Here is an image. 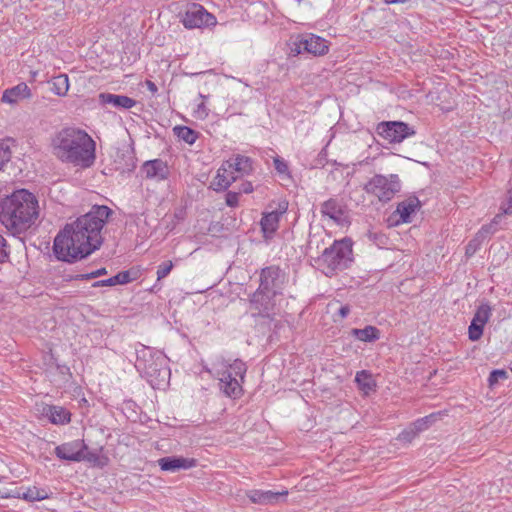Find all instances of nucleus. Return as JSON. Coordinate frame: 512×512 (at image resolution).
<instances>
[{
	"label": "nucleus",
	"instance_id": "nucleus-1",
	"mask_svg": "<svg viewBox=\"0 0 512 512\" xmlns=\"http://www.w3.org/2000/svg\"><path fill=\"white\" fill-rule=\"evenodd\" d=\"M112 213L108 206L95 205L66 224L54 239L53 252L57 259L72 263L99 249L103 243L102 229Z\"/></svg>",
	"mask_w": 512,
	"mask_h": 512
},
{
	"label": "nucleus",
	"instance_id": "nucleus-2",
	"mask_svg": "<svg viewBox=\"0 0 512 512\" xmlns=\"http://www.w3.org/2000/svg\"><path fill=\"white\" fill-rule=\"evenodd\" d=\"M39 213L38 198L27 189H17L0 198V223L13 236L29 230L36 223Z\"/></svg>",
	"mask_w": 512,
	"mask_h": 512
},
{
	"label": "nucleus",
	"instance_id": "nucleus-3",
	"mask_svg": "<svg viewBox=\"0 0 512 512\" xmlns=\"http://www.w3.org/2000/svg\"><path fill=\"white\" fill-rule=\"evenodd\" d=\"M53 155L63 163L81 168L91 167L96 159V143L84 130L67 127L57 132L51 141Z\"/></svg>",
	"mask_w": 512,
	"mask_h": 512
},
{
	"label": "nucleus",
	"instance_id": "nucleus-4",
	"mask_svg": "<svg viewBox=\"0 0 512 512\" xmlns=\"http://www.w3.org/2000/svg\"><path fill=\"white\" fill-rule=\"evenodd\" d=\"M353 243L351 239L335 240L315 258V264L326 276H333L337 271L347 269L353 262Z\"/></svg>",
	"mask_w": 512,
	"mask_h": 512
},
{
	"label": "nucleus",
	"instance_id": "nucleus-5",
	"mask_svg": "<svg viewBox=\"0 0 512 512\" xmlns=\"http://www.w3.org/2000/svg\"><path fill=\"white\" fill-rule=\"evenodd\" d=\"M136 368L143 373L148 382L154 386H160L170 378V369L164 354L154 351L150 347L141 345L136 349Z\"/></svg>",
	"mask_w": 512,
	"mask_h": 512
},
{
	"label": "nucleus",
	"instance_id": "nucleus-6",
	"mask_svg": "<svg viewBox=\"0 0 512 512\" xmlns=\"http://www.w3.org/2000/svg\"><path fill=\"white\" fill-rule=\"evenodd\" d=\"M363 189L368 194L377 197L379 201L388 202L401 190V181L397 174L388 176L376 174L364 185Z\"/></svg>",
	"mask_w": 512,
	"mask_h": 512
},
{
	"label": "nucleus",
	"instance_id": "nucleus-7",
	"mask_svg": "<svg viewBox=\"0 0 512 512\" xmlns=\"http://www.w3.org/2000/svg\"><path fill=\"white\" fill-rule=\"evenodd\" d=\"M272 294L256 289L248 299L251 316L255 319L263 318L269 322H275L274 327L278 328L279 322L275 320V302Z\"/></svg>",
	"mask_w": 512,
	"mask_h": 512
},
{
	"label": "nucleus",
	"instance_id": "nucleus-8",
	"mask_svg": "<svg viewBox=\"0 0 512 512\" xmlns=\"http://www.w3.org/2000/svg\"><path fill=\"white\" fill-rule=\"evenodd\" d=\"M376 131L389 143H401L416 133L413 127L402 121L381 122L377 125Z\"/></svg>",
	"mask_w": 512,
	"mask_h": 512
},
{
	"label": "nucleus",
	"instance_id": "nucleus-9",
	"mask_svg": "<svg viewBox=\"0 0 512 512\" xmlns=\"http://www.w3.org/2000/svg\"><path fill=\"white\" fill-rule=\"evenodd\" d=\"M181 22L187 29L214 26L216 18L199 4H191L182 15Z\"/></svg>",
	"mask_w": 512,
	"mask_h": 512
},
{
	"label": "nucleus",
	"instance_id": "nucleus-10",
	"mask_svg": "<svg viewBox=\"0 0 512 512\" xmlns=\"http://www.w3.org/2000/svg\"><path fill=\"white\" fill-rule=\"evenodd\" d=\"M283 283L284 274L282 270L278 266L272 265L261 270L260 283L257 289L276 296L281 293Z\"/></svg>",
	"mask_w": 512,
	"mask_h": 512
},
{
	"label": "nucleus",
	"instance_id": "nucleus-11",
	"mask_svg": "<svg viewBox=\"0 0 512 512\" xmlns=\"http://www.w3.org/2000/svg\"><path fill=\"white\" fill-rule=\"evenodd\" d=\"M288 210V202L283 200L277 203V206L271 211L262 213L260 221L261 231L265 238H270L277 231L281 217Z\"/></svg>",
	"mask_w": 512,
	"mask_h": 512
},
{
	"label": "nucleus",
	"instance_id": "nucleus-12",
	"mask_svg": "<svg viewBox=\"0 0 512 512\" xmlns=\"http://www.w3.org/2000/svg\"><path fill=\"white\" fill-rule=\"evenodd\" d=\"M141 173L146 179L163 181L168 179L170 169L166 161L162 159H153L145 161L141 166Z\"/></svg>",
	"mask_w": 512,
	"mask_h": 512
},
{
	"label": "nucleus",
	"instance_id": "nucleus-13",
	"mask_svg": "<svg viewBox=\"0 0 512 512\" xmlns=\"http://www.w3.org/2000/svg\"><path fill=\"white\" fill-rule=\"evenodd\" d=\"M81 450H87L84 440H74L57 446L55 455L61 460L80 462L83 460Z\"/></svg>",
	"mask_w": 512,
	"mask_h": 512
},
{
	"label": "nucleus",
	"instance_id": "nucleus-14",
	"mask_svg": "<svg viewBox=\"0 0 512 512\" xmlns=\"http://www.w3.org/2000/svg\"><path fill=\"white\" fill-rule=\"evenodd\" d=\"M157 463L161 470L174 473L195 467L197 461L194 458H185L182 456H166L158 459Z\"/></svg>",
	"mask_w": 512,
	"mask_h": 512
},
{
	"label": "nucleus",
	"instance_id": "nucleus-15",
	"mask_svg": "<svg viewBox=\"0 0 512 512\" xmlns=\"http://www.w3.org/2000/svg\"><path fill=\"white\" fill-rule=\"evenodd\" d=\"M287 495V490H282L280 492H273L271 490H251L248 493L249 499L253 503L257 504H276L284 501Z\"/></svg>",
	"mask_w": 512,
	"mask_h": 512
},
{
	"label": "nucleus",
	"instance_id": "nucleus-16",
	"mask_svg": "<svg viewBox=\"0 0 512 512\" xmlns=\"http://www.w3.org/2000/svg\"><path fill=\"white\" fill-rule=\"evenodd\" d=\"M421 207V202L416 196H409L398 203L395 213L399 215L397 223H410L412 215Z\"/></svg>",
	"mask_w": 512,
	"mask_h": 512
},
{
	"label": "nucleus",
	"instance_id": "nucleus-17",
	"mask_svg": "<svg viewBox=\"0 0 512 512\" xmlns=\"http://www.w3.org/2000/svg\"><path fill=\"white\" fill-rule=\"evenodd\" d=\"M41 413L55 425H64L71 421V413L61 406L45 405L43 406Z\"/></svg>",
	"mask_w": 512,
	"mask_h": 512
},
{
	"label": "nucleus",
	"instance_id": "nucleus-18",
	"mask_svg": "<svg viewBox=\"0 0 512 512\" xmlns=\"http://www.w3.org/2000/svg\"><path fill=\"white\" fill-rule=\"evenodd\" d=\"M321 213L329 217L337 224H341L345 219V209L339 200L330 198L321 204Z\"/></svg>",
	"mask_w": 512,
	"mask_h": 512
},
{
	"label": "nucleus",
	"instance_id": "nucleus-19",
	"mask_svg": "<svg viewBox=\"0 0 512 512\" xmlns=\"http://www.w3.org/2000/svg\"><path fill=\"white\" fill-rule=\"evenodd\" d=\"M327 40L324 38L314 35L308 34L303 35V46L305 52L313 54L314 56H321L328 52V44Z\"/></svg>",
	"mask_w": 512,
	"mask_h": 512
},
{
	"label": "nucleus",
	"instance_id": "nucleus-20",
	"mask_svg": "<svg viewBox=\"0 0 512 512\" xmlns=\"http://www.w3.org/2000/svg\"><path fill=\"white\" fill-rule=\"evenodd\" d=\"M220 390L230 398H238L242 394V387L231 372H223L219 382Z\"/></svg>",
	"mask_w": 512,
	"mask_h": 512
},
{
	"label": "nucleus",
	"instance_id": "nucleus-21",
	"mask_svg": "<svg viewBox=\"0 0 512 512\" xmlns=\"http://www.w3.org/2000/svg\"><path fill=\"white\" fill-rule=\"evenodd\" d=\"M13 497L23 499L28 502L41 501L49 498V492L45 488L31 486L27 488H17L13 491Z\"/></svg>",
	"mask_w": 512,
	"mask_h": 512
},
{
	"label": "nucleus",
	"instance_id": "nucleus-22",
	"mask_svg": "<svg viewBox=\"0 0 512 512\" xmlns=\"http://www.w3.org/2000/svg\"><path fill=\"white\" fill-rule=\"evenodd\" d=\"M99 101L104 105H111L119 109H130L136 105V101L133 98L112 93H101Z\"/></svg>",
	"mask_w": 512,
	"mask_h": 512
},
{
	"label": "nucleus",
	"instance_id": "nucleus-23",
	"mask_svg": "<svg viewBox=\"0 0 512 512\" xmlns=\"http://www.w3.org/2000/svg\"><path fill=\"white\" fill-rule=\"evenodd\" d=\"M232 175L248 174L252 170V161L249 157L237 155L224 163Z\"/></svg>",
	"mask_w": 512,
	"mask_h": 512
},
{
	"label": "nucleus",
	"instance_id": "nucleus-24",
	"mask_svg": "<svg viewBox=\"0 0 512 512\" xmlns=\"http://www.w3.org/2000/svg\"><path fill=\"white\" fill-rule=\"evenodd\" d=\"M31 90L24 82L4 91L2 101L7 103H17L19 100L29 98Z\"/></svg>",
	"mask_w": 512,
	"mask_h": 512
},
{
	"label": "nucleus",
	"instance_id": "nucleus-25",
	"mask_svg": "<svg viewBox=\"0 0 512 512\" xmlns=\"http://www.w3.org/2000/svg\"><path fill=\"white\" fill-rule=\"evenodd\" d=\"M238 175H232L225 164H223L217 171V175L212 182V186L216 191L228 189L230 185L235 182Z\"/></svg>",
	"mask_w": 512,
	"mask_h": 512
},
{
	"label": "nucleus",
	"instance_id": "nucleus-26",
	"mask_svg": "<svg viewBox=\"0 0 512 512\" xmlns=\"http://www.w3.org/2000/svg\"><path fill=\"white\" fill-rule=\"evenodd\" d=\"M350 333L362 342H375L380 338V330L372 325H367L363 329L353 328Z\"/></svg>",
	"mask_w": 512,
	"mask_h": 512
},
{
	"label": "nucleus",
	"instance_id": "nucleus-27",
	"mask_svg": "<svg viewBox=\"0 0 512 512\" xmlns=\"http://www.w3.org/2000/svg\"><path fill=\"white\" fill-rule=\"evenodd\" d=\"M16 146L17 141L14 138L7 137L0 140V170L11 160Z\"/></svg>",
	"mask_w": 512,
	"mask_h": 512
},
{
	"label": "nucleus",
	"instance_id": "nucleus-28",
	"mask_svg": "<svg viewBox=\"0 0 512 512\" xmlns=\"http://www.w3.org/2000/svg\"><path fill=\"white\" fill-rule=\"evenodd\" d=\"M133 280L130 271H121L113 277L104 280H98L92 284V287L116 286L130 283Z\"/></svg>",
	"mask_w": 512,
	"mask_h": 512
},
{
	"label": "nucleus",
	"instance_id": "nucleus-29",
	"mask_svg": "<svg viewBox=\"0 0 512 512\" xmlns=\"http://www.w3.org/2000/svg\"><path fill=\"white\" fill-rule=\"evenodd\" d=\"M50 90L58 95L64 96L68 92L69 89V79L66 74H60L56 77H53L50 82Z\"/></svg>",
	"mask_w": 512,
	"mask_h": 512
},
{
	"label": "nucleus",
	"instance_id": "nucleus-30",
	"mask_svg": "<svg viewBox=\"0 0 512 512\" xmlns=\"http://www.w3.org/2000/svg\"><path fill=\"white\" fill-rule=\"evenodd\" d=\"M175 135L186 142L187 144H194L198 139L199 133L187 126H176L174 127Z\"/></svg>",
	"mask_w": 512,
	"mask_h": 512
},
{
	"label": "nucleus",
	"instance_id": "nucleus-31",
	"mask_svg": "<svg viewBox=\"0 0 512 512\" xmlns=\"http://www.w3.org/2000/svg\"><path fill=\"white\" fill-rule=\"evenodd\" d=\"M355 381L358 384L359 388L363 390L365 393L371 391L375 386L371 375L365 370L356 373Z\"/></svg>",
	"mask_w": 512,
	"mask_h": 512
},
{
	"label": "nucleus",
	"instance_id": "nucleus-32",
	"mask_svg": "<svg viewBox=\"0 0 512 512\" xmlns=\"http://www.w3.org/2000/svg\"><path fill=\"white\" fill-rule=\"evenodd\" d=\"M81 456L83 457L82 461H87L94 466L103 467L107 463V458L100 456L98 451H90L88 448L87 450H81Z\"/></svg>",
	"mask_w": 512,
	"mask_h": 512
},
{
	"label": "nucleus",
	"instance_id": "nucleus-33",
	"mask_svg": "<svg viewBox=\"0 0 512 512\" xmlns=\"http://www.w3.org/2000/svg\"><path fill=\"white\" fill-rule=\"evenodd\" d=\"M225 367H227V365H225ZM228 367L230 370H226L225 372H231L233 377H239L241 380H243L247 371V367L242 360L235 359L233 363L228 365Z\"/></svg>",
	"mask_w": 512,
	"mask_h": 512
},
{
	"label": "nucleus",
	"instance_id": "nucleus-34",
	"mask_svg": "<svg viewBox=\"0 0 512 512\" xmlns=\"http://www.w3.org/2000/svg\"><path fill=\"white\" fill-rule=\"evenodd\" d=\"M491 315V307L488 304H481L476 310L474 317L480 324H486Z\"/></svg>",
	"mask_w": 512,
	"mask_h": 512
},
{
	"label": "nucleus",
	"instance_id": "nucleus-35",
	"mask_svg": "<svg viewBox=\"0 0 512 512\" xmlns=\"http://www.w3.org/2000/svg\"><path fill=\"white\" fill-rule=\"evenodd\" d=\"M303 43V35L296 37L291 43L289 44V55L290 56H298L299 54L305 52L303 46H305Z\"/></svg>",
	"mask_w": 512,
	"mask_h": 512
},
{
	"label": "nucleus",
	"instance_id": "nucleus-36",
	"mask_svg": "<svg viewBox=\"0 0 512 512\" xmlns=\"http://www.w3.org/2000/svg\"><path fill=\"white\" fill-rule=\"evenodd\" d=\"M508 378V373L503 369L493 370L488 377V384L490 387H494L500 380Z\"/></svg>",
	"mask_w": 512,
	"mask_h": 512
},
{
	"label": "nucleus",
	"instance_id": "nucleus-37",
	"mask_svg": "<svg viewBox=\"0 0 512 512\" xmlns=\"http://www.w3.org/2000/svg\"><path fill=\"white\" fill-rule=\"evenodd\" d=\"M172 268H173L172 261L169 260V261L162 262L158 266V269H157V281H160L163 278H165L166 276H168L169 273L171 272Z\"/></svg>",
	"mask_w": 512,
	"mask_h": 512
},
{
	"label": "nucleus",
	"instance_id": "nucleus-38",
	"mask_svg": "<svg viewBox=\"0 0 512 512\" xmlns=\"http://www.w3.org/2000/svg\"><path fill=\"white\" fill-rule=\"evenodd\" d=\"M106 274H107L106 268H100V269H97V270L89 272V273L78 274V275L75 276L74 279H76V280H89V279L98 278V277H100L102 275H106Z\"/></svg>",
	"mask_w": 512,
	"mask_h": 512
},
{
	"label": "nucleus",
	"instance_id": "nucleus-39",
	"mask_svg": "<svg viewBox=\"0 0 512 512\" xmlns=\"http://www.w3.org/2000/svg\"><path fill=\"white\" fill-rule=\"evenodd\" d=\"M500 210L505 215L512 216V188L507 192L505 199L502 201Z\"/></svg>",
	"mask_w": 512,
	"mask_h": 512
},
{
	"label": "nucleus",
	"instance_id": "nucleus-40",
	"mask_svg": "<svg viewBox=\"0 0 512 512\" xmlns=\"http://www.w3.org/2000/svg\"><path fill=\"white\" fill-rule=\"evenodd\" d=\"M274 167H275V170L277 171V173H279L280 175L289 176L288 164L284 159H282L278 156L275 157L274 158Z\"/></svg>",
	"mask_w": 512,
	"mask_h": 512
},
{
	"label": "nucleus",
	"instance_id": "nucleus-41",
	"mask_svg": "<svg viewBox=\"0 0 512 512\" xmlns=\"http://www.w3.org/2000/svg\"><path fill=\"white\" fill-rule=\"evenodd\" d=\"M484 327L477 326L475 323H470L468 328V335L471 341H477L483 334Z\"/></svg>",
	"mask_w": 512,
	"mask_h": 512
},
{
	"label": "nucleus",
	"instance_id": "nucleus-42",
	"mask_svg": "<svg viewBox=\"0 0 512 512\" xmlns=\"http://www.w3.org/2000/svg\"><path fill=\"white\" fill-rule=\"evenodd\" d=\"M438 415L439 414L432 413L428 416L418 419L414 423L415 430L419 432V431H422V430L428 428L427 419H437Z\"/></svg>",
	"mask_w": 512,
	"mask_h": 512
},
{
	"label": "nucleus",
	"instance_id": "nucleus-43",
	"mask_svg": "<svg viewBox=\"0 0 512 512\" xmlns=\"http://www.w3.org/2000/svg\"><path fill=\"white\" fill-rule=\"evenodd\" d=\"M497 231V228L491 222L482 226V228L478 231L477 236L482 240L488 237L489 235L494 234Z\"/></svg>",
	"mask_w": 512,
	"mask_h": 512
},
{
	"label": "nucleus",
	"instance_id": "nucleus-44",
	"mask_svg": "<svg viewBox=\"0 0 512 512\" xmlns=\"http://www.w3.org/2000/svg\"><path fill=\"white\" fill-rule=\"evenodd\" d=\"M8 244L6 239L0 234V263L6 261L9 256Z\"/></svg>",
	"mask_w": 512,
	"mask_h": 512
},
{
	"label": "nucleus",
	"instance_id": "nucleus-45",
	"mask_svg": "<svg viewBox=\"0 0 512 512\" xmlns=\"http://www.w3.org/2000/svg\"><path fill=\"white\" fill-rule=\"evenodd\" d=\"M239 195H240V192L229 191L226 194V198H225V202H226L227 206L236 207L239 202Z\"/></svg>",
	"mask_w": 512,
	"mask_h": 512
},
{
	"label": "nucleus",
	"instance_id": "nucleus-46",
	"mask_svg": "<svg viewBox=\"0 0 512 512\" xmlns=\"http://www.w3.org/2000/svg\"><path fill=\"white\" fill-rule=\"evenodd\" d=\"M480 240H482V239L478 238V236L476 235V237L468 243V245L466 247L467 255L471 256L476 252V250L478 249V246L480 244Z\"/></svg>",
	"mask_w": 512,
	"mask_h": 512
},
{
	"label": "nucleus",
	"instance_id": "nucleus-47",
	"mask_svg": "<svg viewBox=\"0 0 512 512\" xmlns=\"http://www.w3.org/2000/svg\"><path fill=\"white\" fill-rule=\"evenodd\" d=\"M253 190H254V188H253L252 183H251V182L246 181V182H243V183L241 184V187H240V189H239V192H240V194H241V193H246V194H248V193L253 192Z\"/></svg>",
	"mask_w": 512,
	"mask_h": 512
},
{
	"label": "nucleus",
	"instance_id": "nucleus-48",
	"mask_svg": "<svg viewBox=\"0 0 512 512\" xmlns=\"http://www.w3.org/2000/svg\"><path fill=\"white\" fill-rule=\"evenodd\" d=\"M145 85L152 94L157 93L158 88L154 82H152L151 80H146Z\"/></svg>",
	"mask_w": 512,
	"mask_h": 512
},
{
	"label": "nucleus",
	"instance_id": "nucleus-49",
	"mask_svg": "<svg viewBox=\"0 0 512 512\" xmlns=\"http://www.w3.org/2000/svg\"><path fill=\"white\" fill-rule=\"evenodd\" d=\"M338 313L342 318H345L350 313V307L348 305L341 306Z\"/></svg>",
	"mask_w": 512,
	"mask_h": 512
},
{
	"label": "nucleus",
	"instance_id": "nucleus-50",
	"mask_svg": "<svg viewBox=\"0 0 512 512\" xmlns=\"http://www.w3.org/2000/svg\"><path fill=\"white\" fill-rule=\"evenodd\" d=\"M503 215H505L503 213V211H501V213L495 215V217L492 219L491 223L494 224V226L497 228V226L500 224L501 220H502V217Z\"/></svg>",
	"mask_w": 512,
	"mask_h": 512
},
{
	"label": "nucleus",
	"instance_id": "nucleus-51",
	"mask_svg": "<svg viewBox=\"0 0 512 512\" xmlns=\"http://www.w3.org/2000/svg\"><path fill=\"white\" fill-rule=\"evenodd\" d=\"M414 435H415V433L413 431H411V432H403V433H401L400 438L403 439V440L410 441L414 437Z\"/></svg>",
	"mask_w": 512,
	"mask_h": 512
},
{
	"label": "nucleus",
	"instance_id": "nucleus-52",
	"mask_svg": "<svg viewBox=\"0 0 512 512\" xmlns=\"http://www.w3.org/2000/svg\"><path fill=\"white\" fill-rule=\"evenodd\" d=\"M130 160H131V165H130V167H129V168H127V170H128V171H133V170L135 169V167H136L135 159H134V157H132V156H131V157H130Z\"/></svg>",
	"mask_w": 512,
	"mask_h": 512
},
{
	"label": "nucleus",
	"instance_id": "nucleus-53",
	"mask_svg": "<svg viewBox=\"0 0 512 512\" xmlns=\"http://www.w3.org/2000/svg\"><path fill=\"white\" fill-rule=\"evenodd\" d=\"M471 323H475L477 326H481V327L485 326V324H480V322H477L476 318L474 316H473V319H472Z\"/></svg>",
	"mask_w": 512,
	"mask_h": 512
},
{
	"label": "nucleus",
	"instance_id": "nucleus-54",
	"mask_svg": "<svg viewBox=\"0 0 512 512\" xmlns=\"http://www.w3.org/2000/svg\"><path fill=\"white\" fill-rule=\"evenodd\" d=\"M434 421H436V419H427L428 426L432 424Z\"/></svg>",
	"mask_w": 512,
	"mask_h": 512
},
{
	"label": "nucleus",
	"instance_id": "nucleus-55",
	"mask_svg": "<svg viewBox=\"0 0 512 512\" xmlns=\"http://www.w3.org/2000/svg\"><path fill=\"white\" fill-rule=\"evenodd\" d=\"M258 7L265 9L264 5H262L261 3L255 5V8H258Z\"/></svg>",
	"mask_w": 512,
	"mask_h": 512
}]
</instances>
